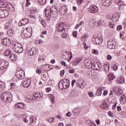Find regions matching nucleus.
<instances>
[{
	"label": "nucleus",
	"mask_w": 126,
	"mask_h": 126,
	"mask_svg": "<svg viewBox=\"0 0 126 126\" xmlns=\"http://www.w3.org/2000/svg\"><path fill=\"white\" fill-rule=\"evenodd\" d=\"M7 66H8V64H4V65L0 66V69L3 70V69H5Z\"/></svg>",
	"instance_id": "obj_39"
},
{
	"label": "nucleus",
	"mask_w": 126,
	"mask_h": 126,
	"mask_svg": "<svg viewBox=\"0 0 126 126\" xmlns=\"http://www.w3.org/2000/svg\"><path fill=\"white\" fill-rule=\"evenodd\" d=\"M22 36L24 39H26V38H30L32 36V34L29 32L25 33L24 32L22 33Z\"/></svg>",
	"instance_id": "obj_20"
},
{
	"label": "nucleus",
	"mask_w": 126,
	"mask_h": 126,
	"mask_svg": "<svg viewBox=\"0 0 126 126\" xmlns=\"http://www.w3.org/2000/svg\"><path fill=\"white\" fill-rule=\"evenodd\" d=\"M89 12L90 13H98L99 8L95 5H92L88 8Z\"/></svg>",
	"instance_id": "obj_6"
},
{
	"label": "nucleus",
	"mask_w": 126,
	"mask_h": 126,
	"mask_svg": "<svg viewBox=\"0 0 126 126\" xmlns=\"http://www.w3.org/2000/svg\"><path fill=\"white\" fill-rule=\"evenodd\" d=\"M117 105H118V102L116 101L115 102V104L112 106L113 110H116V109H117Z\"/></svg>",
	"instance_id": "obj_46"
},
{
	"label": "nucleus",
	"mask_w": 126,
	"mask_h": 126,
	"mask_svg": "<svg viewBox=\"0 0 126 126\" xmlns=\"http://www.w3.org/2000/svg\"><path fill=\"white\" fill-rule=\"evenodd\" d=\"M118 5H120V6H123V5H125V2L123 1V0H120L119 1V3L118 4Z\"/></svg>",
	"instance_id": "obj_45"
},
{
	"label": "nucleus",
	"mask_w": 126,
	"mask_h": 126,
	"mask_svg": "<svg viewBox=\"0 0 126 126\" xmlns=\"http://www.w3.org/2000/svg\"><path fill=\"white\" fill-rule=\"evenodd\" d=\"M13 50L14 52H15V53L20 54V53L23 52V47H22V45L19 43H13Z\"/></svg>",
	"instance_id": "obj_3"
},
{
	"label": "nucleus",
	"mask_w": 126,
	"mask_h": 126,
	"mask_svg": "<svg viewBox=\"0 0 126 126\" xmlns=\"http://www.w3.org/2000/svg\"><path fill=\"white\" fill-rule=\"evenodd\" d=\"M45 22H46V21H45L44 19H43L41 21V24L43 27H46V25H45Z\"/></svg>",
	"instance_id": "obj_53"
},
{
	"label": "nucleus",
	"mask_w": 126,
	"mask_h": 126,
	"mask_svg": "<svg viewBox=\"0 0 126 126\" xmlns=\"http://www.w3.org/2000/svg\"><path fill=\"white\" fill-rule=\"evenodd\" d=\"M10 25H9V23H6L4 25L5 29H8L9 28V27Z\"/></svg>",
	"instance_id": "obj_44"
},
{
	"label": "nucleus",
	"mask_w": 126,
	"mask_h": 126,
	"mask_svg": "<svg viewBox=\"0 0 126 126\" xmlns=\"http://www.w3.org/2000/svg\"><path fill=\"white\" fill-rule=\"evenodd\" d=\"M54 121H55V117L52 118H50L48 120L49 123H53Z\"/></svg>",
	"instance_id": "obj_49"
},
{
	"label": "nucleus",
	"mask_w": 126,
	"mask_h": 126,
	"mask_svg": "<svg viewBox=\"0 0 126 126\" xmlns=\"http://www.w3.org/2000/svg\"><path fill=\"white\" fill-rule=\"evenodd\" d=\"M73 112H74V113H75V114H80V112H81V110H77V109H76L75 110H74V111H73Z\"/></svg>",
	"instance_id": "obj_47"
},
{
	"label": "nucleus",
	"mask_w": 126,
	"mask_h": 126,
	"mask_svg": "<svg viewBox=\"0 0 126 126\" xmlns=\"http://www.w3.org/2000/svg\"><path fill=\"white\" fill-rule=\"evenodd\" d=\"M59 11L61 14L64 15L67 12V8H66V6H63L60 8Z\"/></svg>",
	"instance_id": "obj_16"
},
{
	"label": "nucleus",
	"mask_w": 126,
	"mask_h": 126,
	"mask_svg": "<svg viewBox=\"0 0 126 126\" xmlns=\"http://www.w3.org/2000/svg\"><path fill=\"white\" fill-rule=\"evenodd\" d=\"M82 61V59L80 58H76L73 62L74 64L75 65H77L79 63H80Z\"/></svg>",
	"instance_id": "obj_27"
},
{
	"label": "nucleus",
	"mask_w": 126,
	"mask_h": 126,
	"mask_svg": "<svg viewBox=\"0 0 126 126\" xmlns=\"http://www.w3.org/2000/svg\"><path fill=\"white\" fill-rule=\"evenodd\" d=\"M62 36L63 39H66V38H67V34H66V32L63 33Z\"/></svg>",
	"instance_id": "obj_42"
},
{
	"label": "nucleus",
	"mask_w": 126,
	"mask_h": 126,
	"mask_svg": "<svg viewBox=\"0 0 126 126\" xmlns=\"http://www.w3.org/2000/svg\"><path fill=\"white\" fill-rule=\"evenodd\" d=\"M84 63L85 67H87V68H92L93 66V63H92V62H91V60H90L89 59H87L85 60Z\"/></svg>",
	"instance_id": "obj_10"
},
{
	"label": "nucleus",
	"mask_w": 126,
	"mask_h": 126,
	"mask_svg": "<svg viewBox=\"0 0 126 126\" xmlns=\"http://www.w3.org/2000/svg\"><path fill=\"white\" fill-rule=\"evenodd\" d=\"M51 12H55V14L56 12H58V9H57V6H53L51 7L50 10Z\"/></svg>",
	"instance_id": "obj_33"
},
{
	"label": "nucleus",
	"mask_w": 126,
	"mask_h": 126,
	"mask_svg": "<svg viewBox=\"0 0 126 126\" xmlns=\"http://www.w3.org/2000/svg\"><path fill=\"white\" fill-rule=\"evenodd\" d=\"M77 86L80 88H84V87L85 86V82H81V84L79 83H77Z\"/></svg>",
	"instance_id": "obj_30"
},
{
	"label": "nucleus",
	"mask_w": 126,
	"mask_h": 126,
	"mask_svg": "<svg viewBox=\"0 0 126 126\" xmlns=\"http://www.w3.org/2000/svg\"><path fill=\"white\" fill-rule=\"evenodd\" d=\"M112 4V0H104L102 3L103 6H109Z\"/></svg>",
	"instance_id": "obj_19"
},
{
	"label": "nucleus",
	"mask_w": 126,
	"mask_h": 126,
	"mask_svg": "<svg viewBox=\"0 0 126 126\" xmlns=\"http://www.w3.org/2000/svg\"><path fill=\"white\" fill-rule=\"evenodd\" d=\"M107 60L108 61H111V60H112V56L108 55L107 56Z\"/></svg>",
	"instance_id": "obj_57"
},
{
	"label": "nucleus",
	"mask_w": 126,
	"mask_h": 126,
	"mask_svg": "<svg viewBox=\"0 0 126 126\" xmlns=\"http://www.w3.org/2000/svg\"><path fill=\"white\" fill-rule=\"evenodd\" d=\"M75 82H76V80H73L71 82V85L72 87H73V86H74V83H75Z\"/></svg>",
	"instance_id": "obj_56"
},
{
	"label": "nucleus",
	"mask_w": 126,
	"mask_h": 126,
	"mask_svg": "<svg viewBox=\"0 0 126 126\" xmlns=\"http://www.w3.org/2000/svg\"><path fill=\"white\" fill-rule=\"evenodd\" d=\"M30 4H31V3L29 1H27L26 3V7L29 6Z\"/></svg>",
	"instance_id": "obj_63"
},
{
	"label": "nucleus",
	"mask_w": 126,
	"mask_h": 126,
	"mask_svg": "<svg viewBox=\"0 0 126 126\" xmlns=\"http://www.w3.org/2000/svg\"><path fill=\"white\" fill-rule=\"evenodd\" d=\"M114 92L116 93L115 94H116L117 96H120L123 92V90L121 88H118L117 90H115Z\"/></svg>",
	"instance_id": "obj_24"
},
{
	"label": "nucleus",
	"mask_w": 126,
	"mask_h": 126,
	"mask_svg": "<svg viewBox=\"0 0 126 126\" xmlns=\"http://www.w3.org/2000/svg\"><path fill=\"white\" fill-rule=\"evenodd\" d=\"M4 64H8V62L5 60H0V66L1 65H4Z\"/></svg>",
	"instance_id": "obj_35"
},
{
	"label": "nucleus",
	"mask_w": 126,
	"mask_h": 126,
	"mask_svg": "<svg viewBox=\"0 0 126 126\" xmlns=\"http://www.w3.org/2000/svg\"><path fill=\"white\" fill-rule=\"evenodd\" d=\"M117 30L119 31V30H122L123 29V27L121 25H119L117 27L116 26Z\"/></svg>",
	"instance_id": "obj_48"
},
{
	"label": "nucleus",
	"mask_w": 126,
	"mask_h": 126,
	"mask_svg": "<svg viewBox=\"0 0 126 126\" xmlns=\"http://www.w3.org/2000/svg\"><path fill=\"white\" fill-rule=\"evenodd\" d=\"M104 69L105 71H109L110 70V65L108 63H105L104 64Z\"/></svg>",
	"instance_id": "obj_31"
},
{
	"label": "nucleus",
	"mask_w": 126,
	"mask_h": 126,
	"mask_svg": "<svg viewBox=\"0 0 126 126\" xmlns=\"http://www.w3.org/2000/svg\"><path fill=\"white\" fill-rule=\"evenodd\" d=\"M22 84H23V86L24 87H25V88L29 87L31 84V80L28 79L27 80L23 81L22 82Z\"/></svg>",
	"instance_id": "obj_15"
},
{
	"label": "nucleus",
	"mask_w": 126,
	"mask_h": 126,
	"mask_svg": "<svg viewBox=\"0 0 126 126\" xmlns=\"http://www.w3.org/2000/svg\"><path fill=\"white\" fill-rule=\"evenodd\" d=\"M78 4H81L83 2V0H76Z\"/></svg>",
	"instance_id": "obj_52"
},
{
	"label": "nucleus",
	"mask_w": 126,
	"mask_h": 126,
	"mask_svg": "<svg viewBox=\"0 0 126 126\" xmlns=\"http://www.w3.org/2000/svg\"><path fill=\"white\" fill-rule=\"evenodd\" d=\"M63 74H64V70H61L60 72L61 76H62V77L63 76Z\"/></svg>",
	"instance_id": "obj_55"
},
{
	"label": "nucleus",
	"mask_w": 126,
	"mask_h": 126,
	"mask_svg": "<svg viewBox=\"0 0 126 126\" xmlns=\"http://www.w3.org/2000/svg\"><path fill=\"white\" fill-rule=\"evenodd\" d=\"M26 31H27L28 33H30V34H32L33 31L32 30V28H31V27H28L26 28Z\"/></svg>",
	"instance_id": "obj_37"
},
{
	"label": "nucleus",
	"mask_w": 126,
	"mask_h": 126,
	"mask_svg": "<svg viewBox=\"0 0 126 126\" xmlns=\"http://www.w3.org/2000/svg\"><path fill=\"white\" fill-rule=\"evenodd\" d=\"M89 126H95L96 125H95V123H89Z\"/></svg>",
	"instance_id": "obj_64"
},
{
	"label": "nucleus",
	"mask_w": 126,
	"mask_h": 126,
	"mask_svg": "<svg viewBox=\"0 0 126 126\" xmlns=\"http://www.w3.org/2000/svg\"><path fill=\"white\" fill-rule=\"evenodd\" d=\"M50 100L53 104L55 103V96L54 94H50Z\"/></svg>",
	"instance_id": "obj_41"
},
{
	"label": "nucleus",
	"mask_w": 126,
	"mask_h": 126,
	"mask_svg": "<svg viewBox=\"0 0 126 126\" xmlns=\"http://www.w3.org/2000/svg\"><path fill=\"white\" fill-rule=\"evenodd\" d=\"M0 98L3 102L8 103L12 101V94L9 92H4L1 94Z\"/></svg>",
	"instance_id": "obj_1"
},
{
	"label": "nucleus",
	"mask_w": 126,
	"mask_h": 126,
	"mask_svg": "<svg viewBox=\"0 0 126 126\" xmlns=\"http://www.w3.org/2000/svg\"><path fill=\"white\" fill-rule=\"evenodd\" d=\"M66 117H71V113H70V112H68L66 114Z\"/></svg>",
	"instance_id": "obj_61"
},
{
	"label": "nucleus",
	"mask_w": 126,
	"mask_h": 126,
	"mask_svg": "<svg viewBox=\"0 0 126 126\" xmlns=\"http://www.w3.org/2000/svg\"><path fill=\"white\" fill-rule=\"evenodd\" d=\"M36 72L38 73V74H41V73L42 72V70L40 68H37L36 69Z\"/></svg>",
	"instance_id": "obj_50"
},
{
	"label": "nucleus",
	"mask_w": 126,
	"mask_h": 126,
	"mask_svg": "<svg viewBox=\"0 0 126 126\" xmlns=\"http://www.w3.org/2000/svg\"><path fill=\"white\" fill-rule=\"evenodd\" d=\"M113 17L115 18L116 21H119L120 20V17H121L120 16V13H115L114 14H113Z\"/></svg>",
	"instance_id": "obj_29"
},
{
	"label": "nucleus",
	"mask_w": 126,
	"mask_h": 126,
	"mask_svg": "<svg viewBox=\"0 0 126 126\" xmlns=\"http://www.w3.org/2000/svg\"><path fill=\"white\" fill-rule=\"evenodd\" d=\"M24 103H18L15 104V108H17L18 109H24Z\"/></svg>",
	"instance_id": "obj_26"
},
{
	"label": "nucleus",
	"mask_w": 126,
	"mask_h": 126,
	"mask_svg": "<svg viewBox=\"0 0 126 126\" xmlns=\"http://www.w3.org/2000/svg\"><path fill=\"white\" fill-rule=\"evenodd\" d=\"M15 75L18 79H24V77H25V73H24V71L22 70H20L19 69H17V71L15 73Z\"/></svg>",
	"instance_id": "obj_4"
},
{
	"label": "nucleus",
	"mask_w": 126,
	"mask_h": 126,
	"mask_svg": "<svg viewBox=\"0 0 126 126\" xmlns=\"http://www.w3.org/2000/svg\"><path fill=\"white\" fill-rule=\"evenodd\" d=\"M34 98H40L41 95L40 94H35L34 95Z\"/></svg>",
	"instance_id": "obj_54"
},
{
	"label": "nucleus",
	"mask_w": 126,
	"mask_h": 126,
	"mask_svg": "<svg viewBox=\"0 0 126 126\" xmlns=\"http://www.w3.org/2000/svg\"><path fill=\"white\" fill-rule=\"evenodd\" d=\"M120 101L121 104H125V103L126 102V95L123 94L120 98Z\"/></svg>",
	"instance_id": "obj_21"
},
{
	"label": "nucleus",
	"mask_w": 126,
	"mask_h": 126,
	"mask_svg": "<svg viewBox=\"0 0 126 126\" xmlns=\"http://www.w3.org/2000/svg\"><path fill=\"white\" fill-rule=\"evenodd\" d=\"M37 49L35 48H32L30 49V50L28 52V54L29 56H33L34 55H36L37 53Z\"/></svg>",
	"instance_id": "obj_17"
},
{
	"label": "nucleus",
	"mask_w": 126,
	"mask_h": 126,
	"mask_svg": "<svg viewBox=\"0 0 126 126\" xmlns=\"http://www.w3.org/2000/svg\"><path fill=\"white\" fill-rule=\"evenodd\" d=\"M101 67H102L101 63L94 62L93 64L92 69H94V70H100Z\"/></svg>",
	"instance_id": "obj_8"
},
{
	"label": "nucleus",
	"mask_w": 126,
	"mask_h": 126,
	"mask_svg": "<svg viewBox=\"0 0 126 126\" xmlns=\"http://www.w3.org/2000/svg\"><path fill=\"white\" fill-rule=\"evenodd\" d=\"M73 37H77V32H73Z\"/></svg>",
	"instance_id": "obj_59"
},
{
	"label": "nucleus",
	"mask_w": 126,
	"mask_h": 126,
	"mask_svg": "<svg viewBox=\"0 0 126 126\" xmlns=\"http://www.w3.org/2000/svg\"><path fill=\"white\" fill-rule=\"evenodd\" d=\"M38 1L39 4H40V5H45L46 2H47V0H38Z\"/></svg>",
	"instance_id": "obj_34"
},
{
	"label": "nucleus",
	"mask_w": 126,
	"mask_h": 126,
	"mask_svg": "<svg viewBox=\"0 0 126 126\" xmlns=\"http://www.w3.org/2000/svg\"><path fill=\"white\" fill-rule=\"evenodd\" d=\"M92 40L93 43L94 45H101V44L103 43V39L101 37L100 38L96 35H94Z\"/></svg>",
	"instance_id": "obj_5"
},
{
	"label": "nucleus",
	"mask_w": 126,
	"mask_h": 126,
	"mask_svg": "<svg viewBox=\"0 0 126 126\" xmlns=\"http://www.w3.org/2000/svg\"><path fill=\"white\" fill-rule=\"evenodd\" d=\"M114 40H109L107 41V47L108 49H115V44H114Z\"/></svg>",
	"instance_id": "obj_13"
},
{
	"label": "nucleus",
	"mask_w": 126,
	"mask_h": 126,
	"mask_svg": "<svg viewBox=\"0 0 126 126\" xmlns=\"http://www.w3.org/2000/svg\"><path fill=\"white\" fill-rule=\"evenodd\" d=\"M62 83L63 84V87L64 89H67L68 87H69V80L67 79H64L63 80Z\"/></svg>",
	"instance_id": "obj_12"
},
{
	"label": "nucleus",
	"mask_w": 126,
	"mask_h": 126,
	"mask_svg": "<svg viewBox=\"0 0 126 126\" xmlns=\"http://www.w3.org/2000/svg\"><path fill=\"white\" fill-rule=\"evenodd\" d=\"M8 7L7 6V2L5 0H0V8Z\"/></svg>",
	"instance_id": "obj_18"
},
{
	"label": "nucleus",
	"mask_w": 126,
	"mask_h": 126,
	"mask_svg": "<svg viewBox=\"0 0 126 126\" xmlns=\"http://www.w3.org/2000/svg\"><path fill=\"white\" fill-rule=\"evenodd\" d=\"M120 0H114V2L116 3V4L119 5V3L120 2Z\"/></svg>",
	"instance_id": "obj_60"
},
{
	"label": "nucleus",
	"mask_w": 126,
	"mask_h": 126,
	"mask_svg": "<svg viewBox=\"0 0 126 126\" xmlns=\"http://www.w3.org/2000/svg\"><path fill=\"white\" fill-rule=\"evenodd\" d=\"M109 27L110 28H112V29H116L117 26L115 25L113 23H110Z\"/></svg>",
	"instance_id": "obj_40"
},
{
	"label": "nucleus",
	"mask_w": 126,
	"mask_h": 126,
	"mask_svg": "<svg viewBox=\"0 0 126 126\" xmlns=\"http://www.w3.org/2000/svg\"><path fill=\"white\" fill-rule=\"evenodd\" d=\"M88 94L90 97H94V94H93V93L89 92Z\"/></svg>",
	"instance_id": "obj_51"
},
{
	"label": "nucleus",
	"mask_w": 126,
	"mask_h": 126,
	"mask_svg": "<svg viewBox=\"0 0 126 126\" xmlns=\"http://www.w3.org/2000/svg\"><path fill=\"white\" fill-rule=\"evenodd\" d=\"M114 79H115V76H114V74H110L108 75V80H109L110 82H112V80H114Z\"/></svg>",
	"instance_id": "obj_32"
},
{
	"label": "nucleus",
	"mask_w": 126,
	"mask_h": 126,
	"mask_svg": "<svg viewBox=\"0 0 126 126\" xmlns=\"http://www.w3.org/2000/svg\"><path fill=\"white\" fill-rule=\"evenodd\" d=\"M29 23V20L27 18H24L18 23L19 26H23Z\"/></svg>",
	"instance_id": "obj_14"
},
{
	"label": "nucleus",
	"mask_w": 126,
	"mask_h": 126,
	"mask_svg": "<svg viewBox=\"0 0 126 126\" xmlns=\"http://www.w3.org/2000/svg\"><path fill=\"white\" fill-rule=\"evenodd\" d=\"M97 96H101L102 95V89H98L96 92V94Z\"/></svg>",
	"instance_id": "obj_38"
},
{
	"label": "nucleus",
	"mask_w": 126,
	"mask_h": 126,
	"mask_svg": "<svg viewBox=\"0 0 126 126\" xmlns=\"http://www.w3.org/2000/svg\"><path fill=\"white\" fill-rule=\"evenodd\" d=\"M30 120L31 123L30 124H32V125H34V124H36V121H37L36 116L31 117Z\"/></svg>",
	"instance_id": "obj_25"
},
{
	"label": "nucleus",
	"mask_w": 126,
	"mask_h": 126,
	"mask_svg": "<svg viewBox=\"0 0 126 126\" xmlns=\"http://www.w3.org/2000/svg\"><path fill=\"white\" fill-rule=\"evenodd\" d=\"M61 64H62V65H63L64 66H65V65H66V63H65V62L63 61L61 62Z\"/></svg>",
	"instance_id": "obj_62"
},
{
	"label": "nucleus",
	"mask_w": 126,
	"mask_h": 126,
	"mask_svg": "<svg viewBox=\"0 0 126 126\" xmlns=\"http://www.w3.org/2000/svg\"><path fill=\"white\" fill-rule=\"evenodd\" d=\"M51 15H52V17H56L57 15H58V12H51V13H49V11H47V9H45V16L47 18V20H51Z\"/></svg>",
	"instance_id": "obj_7"
},
{
	"label": "nucleus",
	"mask_w": 126,
	"mask_h": 126,
	"mask_svg": "<svg viewBox=\"0 0 126 126\" xmlns=\"http://www.w3.org/2000/svg\"><path fill=\"white\" fill-rule=\"evenodd\" d=\"M113 69L114 70H117V69H118V65L114 64L113 66Z\"/></svg>",
	"instance_id": "obj_58"
},
{
	"label": "nucleus",
	"mask_w": 126,
	"mask_h": 126,
	"mask_svg": "<svg viewBox=\"0 0 126 126\" xmlns=\"http://www.w3.org/2000/svg\"><path fill=\"white\" fill-rule=\"evenodd\" d=\"M7 33L8 34H13V30H12V29H8Z\"/></svg>",
	"instance_id": "obj_43"
},
{
	"label": "nucleus",
	"mask_w": 126,
	"mask_h": 126,
	"mask_svg": "<svg viewBox=\"0 0 126 126\" xmlns=\"http://www.w3.org/2000/svg\"><path fill=\"white\" fill-rule=\"evenodd\" d=\"M58 87L60 89L64 90L63 85V81H61L59 82L58 84Z\"/></svg>",
	"instance_id": "obj_36"
},
{
	"label": "nucleus",
	"mask_w": 126,
	"mask_h": 126,
	"mask_svg": "<svg viewBox=\"0 0 126 126\" xmlns=\"http://www.w3.org/2000/svg\"><path fill=\"white\" fill-rule=\"evenodd\" d=\"M11 50L9 49H7L4 53V56H6V57H9L10 55H11Z\"/></svg>",
	"instance_id": "obj_28"
},
{
	"label": "nucleus",
	"mask_w": 126,
	"mask_h": 126,
	"mask_svg": "<svg viewBox=\"0 0 126 126\" xmlns=\"http://www.w3.org/2000/svg\"><path fill=\"white\" fill-rule=\"evenodd\" d=\"M2 14H3L4 16H5V17H7L9 15V12L6 9H3L0 10V18H2V17H3Z\"/></svg>",
	"instance_id": "obj_11"
},
{
	"label": "nucleus",
	"mask_w": 126,
	"mask_h": 126,
	"mask_svg": "<svg viewBox=\"0 0 126 126\" xmlns=\"http://www.w3.org/2000/svg\"><path fill=\"white\" fill-rule=\"evenodd\" d=\"M1 42L4 46L9 47V46L11 45V41H10V39L8 38H4L1 40Z\"/></svg>",
	"instance_id": "obj_9"
},
{
	"label": "nucleus",
	"mask_w": 126,
	"mask_h": 126,
	"mask_svg": "<svg viewBox=\"0 0 126 126\" xmlns=\"http://www.w3.org/2000/svg\"><path fill=\"white\" fill-rule=\"evenodd\" d=\"M56 29H57V32H62V33H66V32L68 31L67 26L65 25V24L63 22L56 25Z\"/></svg>",
	"instance_id": "obj_2"
},
{
	"label": "nucleus",
	"mask_w": 126,
	"mask_h": 126,
	"mask_svg": "<svg viewBox=\"0 0 126 126\" xmlns=\"http://www.w3.org/2000/svg\"><path fill=\"white\" fill-rule=\"evenodd\" d=\"M117 82L118 84L124 83L125 82V78L123 76L119 77L117 80Z\"/></svg>",
	"instance_id": "obj_23"
},
{
	"label": "nucleus",
	"mask_w": 126,
	"mask_h": 126,
	"mask_svg": "<svg viewBox=\"0 0 126 126\" xmlns=\"http://www.w3.org/2000/svg\"><path fill=\"white\" fill-rule=\"evenodd\" d=\"M9 58L11 61H13L14 62H15V61L17 60V56H16V55L12 53L10 55Z\"/></svg>",
	"instance_id": "obj_22"
}]
</instances>
